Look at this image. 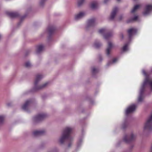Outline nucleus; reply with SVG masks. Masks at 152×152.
<instances>
[{
  "label": "nucleus",
  "mask_w": 152,
  "mask_h": 152,
  "mask_svg": "<svg viewBox=\"0 0 152 152\" xmlns=\"http://www.w3.org/2000/svg\"><path fill=\"white\" fill-rule=\"evenodd\" d=\"M148 86H149L151 87V89L152 90V81L147 77L140 89L139 96L138 99V102H141L142 101L144 98L143 93L145 88Z\"/></svg>",
  "instance_id": "1"
},
{
  "label": "nucleus",
  "mask_w": 152,
  "mask_h": 152,
  "mask_svg": "<svg viewBox=\"0 0 152 152\" xmlns=\"http://www.w3.org/2000/svg\"><path fill=\"white\" fill-rule=\"evenodd\" d=\"M72 129L70 127H66L64 129L62 135L59 139V142L63 144L65 140L69 138Z\"/></svg>",
  "instance_id": "2"
},
{
  "label": "nucleus",
  "mask_w": 152,
  "mask_h": 152,
  "mask_svg": "<svg viewBox=\"0 0 152 152\" xmlns=\"http://www.w3.org/2000/svg\"><path fill=\"white\" fill-rule=\"evenodd\" d=\"M143 130L144 131L150 132L152 130V113L145 123Z\"/></svg>",
  "instance_id": "3"
},
{
  "label": "nucleus",
  "mask_w": 152,
  "mask_h": 152,
  "mask_svg": "<svg viewBox=\"0 0 152 152\" xmlns=\"http://www.w3.org/2000/svg\"><path fill=\"white\" fill-rule=\"evenodd\" d=\"M42 76L41 75H38L36 76L34 82V84L35 85V88H36V90H38L43 88L45 87L48 84L47 83H45L43 85L40 86L38 88H36V86L37 85V84L38 83V82L42 79Z\"/></svg>",
  "instance_id": "4"
},
{
  "label": "nucleus",
  "mask_w": 152,
  "mask_h": 152,
  "mask_svg": "<svg viewBox=\"0 0 152 152\" xmlns=\"http://www.w3.org/2000/svg\"><path fill=\"white\" fill-rule=\"evenodd\" d=\"M136 136L132 133L129 136H125L124 138V140L126 143H129L134 140L136 138Z\"/></svg>",
  "instance_id": "5"
},
{
  "label": "nucleus",
  "mask_w": 152,
  "mask_h": 152,
  "mask_svg": "<svg viewBox=\"0 0 152 152\" xmlns=\"http://www.w3.org/2000/svg\"><path fill=\"white\" fill-rule=\"evenodd\" d=\"M47 116V115L45 114L42 113L34 117L33 118L34 121L36 122H38L42 120Z\"/></svg>",
  "instance_id": "6"
},
{
  "label": "nucleus",
  "mask_w": 152,
  "mask_h": 152,
  "mask_svg": "<svg viewBox=\"0 0 152 152\" xmlns=\"http://www.w3.org/2000/svg\"><path fill=\"white\" fill-rule=\"evenodd\" d=\"M136 107L137 106L135 104H133L129 106L126 111V115H127L129 113H132L135 110Z\"/></svg>",
  "instance_id": "7"
},
{
  "label": "nucleus",
  "mask_w": 152,
  "mask_h": 152,
  "mask_svg": "<svg viewBox=\"0 0 152 152\" xmlns=\"http://www.w3.org/2000/svg\"><path fill=\"white\" fill-rule=\"evenodd\" d=\"M152 11V5H148L146 6L145 11L143 14L144 15H146L149 14Z\"/></svg>",
  "instance_id": "8"
},
{
  "label": "nucleus",
  "mask_w": 152,
  "mask_h": 152,
  "mask_svg": "<svg viewBox=\"0 0 152 152\" xmlns=\"http://www.w3.org/2000/svg\"><path fill=\"white\" fill-rule=\"evenodd\" d=\"M86 15L84 12H80L75 15V19L76 20H78L84 17Z\"/></svg>",
  "instance_id": "9"
},
{
  "label": "nucleus",
  "mask_w": 152,
  "mask_h": 152,
  "mask_svg": "<svg viewBox=\"0 0 152 152\" xmlns=\"http://www.w3.org/2000/svg\"><path fill=\"white\" fill-rule=\"evenodd\" d=\"M115 47L114 45L110 42H108V46L106 50V53L107 55H109L112 48Z\"/></svg>",
  "instance_id": "10"
},
{
  "label": "nucleus",
  "mask_w": 152,
  "mask_h": 152,
  "mask_svg": "<svg viewBox=\"0 0 152 152\" xmlns=\"http://www.w3.org/2000/svg\"><path fill=\"white\" fill-rule=\"evenodd\" d=\"M137 31V29L135 28H132L129 29L128 31V32L129 38H131L133 34H136Z\"/></svg>",
  "instance_id": "11"
},
{
  "label": "nucleus",
  "mask_w": 152,
  "mask_h": 152,
  "mask_svg": "<svg viewBox=\"0 0 152 152\" xmlns=\"http://www.w3.org/2000/svg\"><path fill=\"white\" fill-rule=\"evenodd\" d=\"M95 24V19L94 18L89 20L87 22V26L88 27L94 26Z\"/></svg>",
  "instance_id": "12"
},
{
  "label": "nucleus",
  "mask_w": 152,
  "mask_h": 152,
  "mask_svg": "<svg viewBox=\"0 0 152 152\" xmlns=\"http://www.w3.org/2000/svg\"><path fill=\"white\" fill-rule=\"evenodd\" d=\"M6 13L11 18H16L18 17L19 15L18 13L16 12H6Z\"/></svg>",
  "instance_id": "13"
},
{
  "label": "nucleus",
  "mask_w": 152,
  "mask_h": 152,
  "mask_svg": "<svg viewBox=\"0 0 152 152\" xmlns=\"http://www.w3.org/2000/svg\"><path fill=\"white\" fill-rule=\"evenodd\" d=\"M45 132L44 130H36L33 132V134L34 136L41 135L43 134Z\"/></svg>",
  "instance_id": "14"
},
{
  "label": "nucleus",
  "mask_w": 152,
  "mask_h": 152,
  "mask_svg": "<svg viewBox=\"0 0 152 152\" xmlns=\"http://www.w3.org/2000/svg\"><path fill=\"white\" fill-rule=\"evenodd\" d=\"M118 10V9L117 7H115L113 9L110 17V20H112L114 18Z\"/></svg>",
  "instance_id": "15"
},
{
  "label": "nucleus",
  "mask_w": 152,
  "mask_h": 152,
  "mask_svg": "<svg viewBox=\"0 0 152 152\" xmlns=\"http://www.w3.org/2000/svg\"><path fill=\"white\" fill-rule=\"evenodd\" d=\"M31 103V101L30 100H27L25 104L22 106V108L25 110H27L28 105Z\"/></svg>",
  "instance_id": "16"
},
{
  "label": "nucleus",
  "mask_w": 152,
  "mask_h": 152,
  "mask_svg": "<svg viewBox=\"0 0 152 152\" xmlns=\"http://www.w3.org/2000/svg\"><path fill=\"white\" fill-rule=\"evenodd\" d=\"M55 28L53 26H50L48 27V30L50 34L53 33L55 30Z\"/></svg>",
  "instance_id": "17"
},
{
  "label": "nucleus",
  "mask_w": 152,
  "mask_h": 152,
  "mask_svg": "<svg viewBox=\"0 0 152 152\" xmlns=\"http://www.w3.org/2000/svg\"><path fill=\"white\" fill-rule=\"evenodd\" d=\"M44 47L42 45H40L37 46V48L36 51L37 54L40 53L43 50Z\"/></svg>",
  "instance_id": "18"
},
{
  "label": "nucleus",
  "mask_w": 152,
  "mask_h": 152,
  "mask_svg": "<svg viewBox=\"0 0 152 152\" xmlns=\"http://www.w3.org/2000/svg\"><path fill=\"white\" fill-rule=\"evenodd\" d=\"M98 6V4L97 2H94L91 3V8L93 9H95Z\"/></svg>",
  "instance_id": "19"
},
{
  "label": "nucleus",
  "mask_w": 152,
  "mask_h": 152,
  "mask_svg": "<svg viewBox=\"0 0 152 152\" xmlns=\"http://www.w3.org/2000/svg\"><path fill=\"white\" fill-rule=\"evenodd\" d=\"M113 35L112 33H108L104 36V38L106 39H107L111 37Z\"/></svg>",
  "instance_id": "20"
},
{
  "label": "nucleus",
  "mask_w": 152,
  "mask_h": 152,
  "mask_svg": "<svg viewBox=\"0 0 152 152\" xmlns=\"http://www.w3.org/2000/svg\"><path fill=\"white\" fill-rule=\"evenodd\" d=\"M140 5H136L134 6L133 9L131 11V12L132 13L134 12L137 10L138 9L139 7H140Z\"/></svg>",
  "instance_id": "21"
},
{
  "label": "nucleus",
  "mask_w": 152,
  "mask_h": 152,
  "mask_svg": "<svg viewBox=\"0 0 152 152\" xmlns=\"http://www.w3.org/2000/svg\"><path fill=\"white\" fill-rule=\"evenodd\" d=\"M101 45V44L99 42H95L94 44V47L97 48H99Z\"/></svg>",
  "instance_id": "22"
},
{
  "label": "nucleus",
  "mask_w": 152,
  "mask_h": 152,
  "mask_svg": "<svg viewBox=\"0 0 152 152\" xmlns=\"http://www.w3.org/2000/svg\"><path fill=\"white\" fill-rule=\"evenodd\" d=\"M107 32V30L105 28H102L100 29L99 32L101 34H103L104 33Z\"/></svg>",
  "instance_id": "23"
},
{
  "label": "nucleus",
  "mask_w": 152,
  "mask_h": 152,
  "mask_svg": "<svg viewBox=\"0 0 152 152\" xmlns=\"http://www.w3.org/2000/svg\"><path fill=\"white\" fill-rule=\"evenodd\" d=\"M85 0H77V5L79 6H80L84 2Z\"/></svg>",
  "instance_id": "24"
},
{
  "label": "nucleus",
  "mask_w": 152,
  "mask_h": 152,
  "mask_svg": "<svg viewBox=\"0 0 152 152\" xmlns=\"http://www.w3.org/2000/svg\"><path fill=\"white\" fill-rule=\"evenodd\" d=\"M128 44H126L124 45L123 46L122 48V50L124 52L128 50Z\"/></svg>",
  "instance_id": "25"
},
{
  "label": "nucleus",
  "mask_w": 152,
  "mask_h": 152,
  "mask_svg": "<svg viewBox=\"0 0 152 152\" xmlns=\"http://www.w3.org/2000/svg\"><path fill=\"white\" fill-rule=\"evenodd\" d=\"M92 73L94 74L98 72L99 71V70L95 67H93L92 68Z\"/></svg>",
  "instance_id": "26"
},
{
  "label": "nucleus",
  "mask_w": 152,
  "mask_h": 152,
  "mask_svg": "<svg viewBox=\"0 0 152 152\" xmlns=\"http://www.w3.org/2000/svg\"><path fill=\"white\" fill-rule=\"evenodd\" d=\"M117 60V59L116 58H114L113 60V61L112 62H111V61H110V62H108L107 64V66H109L111 64H112V63H115Z\"/></svg>",
  "instance_id": "27"
},
{
  "label": "nucleus",
  "mask_w": 152,
  "mask_h": 152,
  "mask_svg": "<svg viewBox=\"0 0 152 152\" xmlns=\"http://www.w3.org/2000/svg\"><path fill=\"white\" fill-rule=\"evenodd\" d=\"M25 66L26 67L29 68L31 66V64L29 62H27L25 63Z\"/></svg>",
  "instance_id": "28"
},
{
  "label": "nucleus",
  "mask_w": 152,
  "mask_h": 152,
  "mask_svg": "<svg viewBox=\"0 0 152 152\" xmlns=\"http://www.w3.org/2000/svg\"><path fill=\"white\" fill-rule=\"evenodd\" d=\"M4 119V117L3 116H0V124H2Z\"/></svg>",
  "instance_id": "29"
},
{
  "label": "nucleus",
  "mask_w": 152,
  "mask_h": 152,
  "mask_svg": "<svg viewBox=\"0 0 152 152\" xmlns=\"http://www.w3.org/2000/svg\"><path fill=\"white\" fill-rule=\"evenodd\" d=\"M46 0H41L40 2V5L41 6H43V5L44 4Z\"/></svg>",
  "instance_id": "30"
},
{
  "label": "nucleus",
  "mask_w": 152,
  "mask_h": 152,
  "mask_svg": "<svg viewBox=\"0 0 152 152\" xmlns=\"http://www.w3.org/2000/svg\"><path fill=\"white\" fill-rule=\"evenodd\" d=\"M138 19V16H135L132 19V20L135 21L136 20Z\"/></svg>",
  "instance_id": "31"
},
{
  "label": "nucleus",
  "mask_w": 152,
  "mask_h": 152,
  "mask_svg": "<svg viewBox=\"0 0 152 152\" xmlns=\"http://www.w3.org/2000/svg\"><path fill=\"white\" fill-rule=\"evenodd\" d=\"M127 126L126 124L125 123H124L123 124L122 126V128L123 129H124Z\"/></svg>",
  "instance_id": "32"
},
{
  "label": "nucleus",
  "mask_w": 152,
  "mask_h": 152,
  "mask_svg": "<svg viewBox=\"0 0 152 152\" xmlns=\"http://www.w3.org/2000/svg\"><path fill=\"white\" fill-rule=\"evenodd\" d=\"M72 143V141L71 142H70L68 144V146L69 147H70L71 145V144Z\"/></svg>",
  "instance_id": "33"
},
{
  "label": "nucleus",
  "mask_w": 152,
  "mask_h": 152,
  "mask_svg": "<svg viewBox=\"0 0 152 152\" xmlns=\"http://www.w3.org/2000/svg\"><path fill=\"white\" fill-rule=\"evenodd\" d=\"M149 152H152V143L151 146V149L150 150Z\"/></svg>",
  "instance_id": "34"
},
{
  "label": "nucleus",
  "mask_w": 152,
  "mask_h": 152,
  "mask_svg": "<svg viewBox=\"0 0 152 152\" xmlns=\"http://www.w3.org/2000/svg\"><path fill=\"white\" fill-rule=\"evenodd\" d=\"M142 73L144 75H146V73L144 70L143 71Z\"/></svg>",
  "instance_id": "35"
},
{
  "label": "nucleus",
  "mask_w": 152,
  "mask_h": 152,
  "mask_svg": "<svg viewBox=\"0 0 152 152\" xmlns=\"http://www.w3.org/2000/svg\"><path fill=\"white\" fill-rule=\"evenodd\" d=\"M109 0H104V2L105 3H106Z\"/></svg>",
  "instance_id": "36"
},
{
  "label": "nucleus",
  "mask_w": 152,
  "mask_h": 152,
  "mask_svg": "<svg viewBox=\"0 0 152 152\" xmlns=\"http://www.w3.org/2000/svg\"><path fill=\"white\" fill-rule=\"evenodd\" d=\"M122 16H121L119 17V20H121V19H122Z\"/></svg>",
  "instance_id": "37"
},
{
  "label": "nucleus",
  "mask_w": 152,
  "mask_h": 152,
  "mask_svg": "<svg viewBox=\"0 0 152 152\" xmlns=\"http://www.w3.org/2000/svg\"><path fill=\"white\" fill-rule=\"evenodd\" d=\"M121 36H122V38H123V37H124V36H123V35L122 34H121Z\"/></svg>",
  "instance_id": "38"
},
{
  "label": "nucleus",
  "mask_w": 152,
  "mask_h": 152,
  "mask_svg": "<svg viewBox=\"0 0 152 152\" xmlns=\"http://www.w3.org/2000/svg\"><path fill=\"white\" fill-rule=\"evenodd\" d=\"M69 141H70V140H71V139H70V138H69Z\"/></svg>",
  "instance_id": "39"
},
{
  "label": "nucleus",
  "mask_w": 152,
  "mask_h": 152,
  "mask_svg": "<svg viewBox=\"0 0 152 152\" xmlns=\"http://www.w3.org/2000/svg\"><path fill=\"white\" fill-rule=\"evenodd\" d=\"M118 1L119 2V1H120L121 0H116Z\"/></svg>",
  "instance_id": "40"
},
{
  "label": "nucleus",
  "mask_w": 152,
  "mask_h": 152,
  "mask_svg": "<svg viewBox=\"0 0 152 152\" xmlns=\"http://www.w3.org/2000/svg\"><path fill=\"white\" fill-rule=\"evenodd\" d=\"M1 36L0 35V39H1Z\"/></svg>",
  "instance_id": "41"
}]
</instances>
